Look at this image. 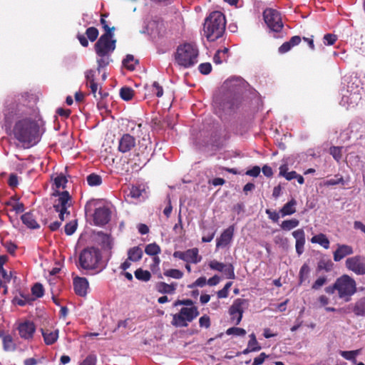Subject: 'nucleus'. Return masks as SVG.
I'll list each match as a JSON object with an SVG mask.
<instances>
[{
	"label": "nucleus",
	"instance_id": "29",
	"mask_svg": "<svg viewBox=\"0 0 365 365\" xmlns=\"http://www.w3.org/2000/svg\"><path fill=\"white\" fill-rule=\"evenodd\" d=\"M98 236L101 238V245L103 249L110 250L113 248V239L109 235L98 232Z\"/></svg>",
	"mask_w": 365,
	"mask_h": 365
},
{
	"label": "nucleus",
	"instance_id": "23",
	"mask_svg": "<svg viewBox=\"0 0 365 365\" xmlns=\"http://www.w3.org/2000/svg\"><path fill=\"white\" fill-rule=\"evenodd\" d=\"M302 38L299 36H292L289 41L283 43L279 48L278 51L280 53H285L289 51L292 47L300 43Z\"/></svg>",
	"mask_w": 365,
	"mask_h": 365
},
{
	"label": "nucleus",
	"instance_id": "39",
	"mask_svg": "<svg viewBox=\"0 0 365 365\" xmlns=\"http://www.w3.org/2000/svg\"><path fill=\"white\" fill-rule=\"evenodd\" d=\"M20 296L21 297H15L13 299L12 302L14 304L23 307L26 304H31L34 300V299L31 298L29 294L24 295L21 294Z\"/></svg>",
	"mask_w": 365,
	"mask_h": 365
},
{
	"label": "nucleus",
	"instance_id": "24",
	"mask_svg": "<svg viewBox=\"0 0 365 365\" xmlns=\"http://www.w3.org/2000/svg\"><path fill=\"white\" fill-rule=\"evenodd\" d=\"M21 220L23 224L29 229H38L40 227L39 224L31 212L23 214L21 217Z\"/></svg>",
	"mask_w": 365,
	"mask_h": 365
},
{
	"label": "nucleus",
	"instance_id": "14",
	"mask_svg": "<svg viewBox=\"0 0 365 365\" xmlns=\"http://www.w3.org/2000/svg\"><path fill=\"white\" fill-rule=\"evenodd\" d=\"M245 300L243 299H236L229 309V314L231 317V320L238 325L242 319L244 312L243 304Z\"/></svg>",
	"mask_w": 365,
	"mask_h": 365
},
{
	"label": "nucleus",
	"instance_id": "1",
	"mask_svg": "<svg viewBox=\"0 0 365 365\" xmlns=\"http://www.w3.org/2000/svg\"><path fill=\"white\" fill-rule=\"evenodd\" d=\"M13 133L16 140L29 148L40 140V128L37 121L31 118H24L15 123Z\"/></svg>",
	"mask_w": 365,
	"mask_h": 365
},
{
	"label": "nucleus",
	"instance_id": "48",
	"mask_svg": "<svg viewBox=\"0 0 365 365\" xmlns=\"http://www.w3.org/2000/svg\"><path fill=\"white\" fill-rule=\"evenodd\" d=\"M32 295L34 296V299L36 298H41L44 294V289L41 283H36L31 287Z\"/></svg>",
	"mask_w": 365,
	"mask_h": 365
},
{
	"label": "nucleus",
	"instance_id": "36",
	"mask_svg": "<svg viewBox=\"0 0 365 365\" xmlns=\"http://www.w3.org/2000/svg\"><path fill=\"white\" fill-rule=\"evenodd\" d=\"M353 312L356 316H365V297L361 298L355 303Z\"/></svg>",
	"mask_w": 365,
	"mask_h": 365
},
{
	"label": "nucleus",
	"instance_id": "54",
	"mask_svg": "<svg viewBox=\"0 0 365 365\" xmlns=\"http://www.w3.org/2000/svg\"><path fill=\"white\" fill-rule=\"evenodd\" d=\"M337 40V36L332 34H327L323 37V43L326 46H332Z\"/></svg>",
	"mask_w": 365,
	"mask_h": 365
},
{
	"label": "nucleus",
	"instance_id": "38",
	"mask_svg": "<svg viewBox=\"0 0 365 365\" xmlns=\"http://www.w3.org/2000/svg\"><path fill=\"white\" fill-rule=\"evenodd\" d=\"M2 342L4 351H11L16 349V344L10 334H8L6 336H4Z\"/></svg>",
	"mask_w": 365,
	"mask_h": 365
},
{
	"label": "nucleus",
	"instance_id": "10",
	"mask_svg": "<svg viewBox=\"0 0 365 365\" xmlns=\"http://www.w3.org/2000/svg\"><path fill=\"white\" fill-rule=\"evenodd\" d=\"M151 150V143L149 139L143 138L138 143V152L136 153L135 155L138 158L134 165L132 166L133 168H140L145 165L149 160L148 155Z\"/></svg>",
	"mask_w": 365,
	"mask_h": 365
},
{
	"label": "nucleus",
	"instance_id": "19",
	"mask_svg": "<svg viewBox=\"0 0 365 365\" xmlns=\"http://www.w3.org/2000/svg\"><path fill=\"white\" fill-rule=\"evenodd\" d=\"M73 287L76 294L84 297L87 294L88 282L85 277H76L73 279Z\"/></svg>",
	"mask_w": 365,
	"mask_h": 365
},
{
	"label": "nucleus",
	"instance_id": "30",
	"mask_svg": "<svg viewBox=\"0 0 365 365\" xmlns=\"http://www.w3.org/2000/svg\"><path fill=\"white\" fill-rule=\"evenodd\" d=\"M229 57V48H224L222 50H218L213 57V61L215 64H221L224 61H227Z\"/></svg>",
	"mask_w": 365,
	"mask_h": 365
},
{
	"label": "nucleus",
	"instance_id": "32",
	"mask_svg": "<svg viewBox=\"0 0 365 365\" xmlns=\"http://www.w3.org/2000/svg\"><path fill=\"white\" fill-rule=\"evenodd\" d=\"M312 243H316L320 245L324 249H329L330 242L326 235L320 233L313 236L311 239Z\"/></svg>",
	"mask_w": 365,
	"mask_h": 365
},
{
	"label": "nucleus",
	"instance_id": "44",
	"mask_svg": "<svg viewBox=\"0 0 365 365\" xmlns=\"http://www.w3.org/2000/svg\"><path fill=\"white\" fill-rule=\"evenodd\" d=\"M87 182L88 185L93 186H99L102 184V178L101 175L96 173H91L88 175L86 178Z\"/></svg>",
	"mask_w": 365,
	"mask_h": 365
},
{
	"label": "nucleus",
	"instance_id": "17",
	"mask_svg": "<svg viewBox=\"0 0 365 365\" xmlns=\"http://www.w3.org/2000/svg\"><path fill=\"white\" fill-rule=\"evenodd\" d=\"M135 138L128 134H123L119 140L118 150L121 153L130 151L135 146Z\"/></svg>",
	"mask_w": 365,
	"mask_h": 365
},
{
	"label": "nucleus",
	"instance_id": "15",
	"mask_svg": "<svg viewBox=\"0 0 365 365\" xmlns=\"http://www.w3.org/2000/svg\"><path fill=\"white\" fill-rule=\"evenodd\" d=\"M110 210L106 207L96 208L93 213V222L96 225H105L110 219Z\"/></svg>",
	"mask_w": 365,
	"mask_h": 365
},
{
	"label": "nucleus",
	"instance_id": "25",
	"mask_svg": "<svg viewBox=\"0 0 365 365\" xmlns=\"http://www.w3.org/2000/svg\"><path fill=\"white\" fill-rule=\"evenodd\" d=\"M179 312L185 317V319H187L188 322L193 321L200 314L197 308L195 306L182 307Z\"/></svg>",
	"mask_w": 365,
	"mask_h": 365
},
{
	"label": "nucleus",
	"instance_id": "4",
	"mask_svg": "<svg viewBox=\"0 0 365 365\" xmlns=\"http://www.w3.org/2000/svg\"><path fill=\"white\" fill-rule=\"evenodd\" d=\"M225 16L221 11L212 12L205 19L204 24V32L207 39L214 41L220 38L225 32Z\"/></svg>",
	"mask_w": 365,
	"mask_h": 365
},
{
	"label": "nucleus",
	"instance_id": "16",
	"mask_svg": "<svg viewBox=\"0 0 365 365\" xmlns=\"http://www.w3.org/2000/svg\"><path fill=\"white\" fill-rule=\"evenodd\" d=\"M20 336L26 340L31 339L36 331V326L34 322L26 321L20 323L17 327Z\"/></svg>",
	"mask_w": 365,
	"mask_h": 365
},
{
	"label": "nucleus",
	"instance_id": "18",
	"mask_svg": "<svg viewBox=\"0 0 365 365\" xmlns=\"http://www.w3.org/2000/svg\"><path fill=\"white\" fill-rule=\"evenodd\" d=\"M234 226L231 225L225 230L216 240V247H224L230 243L234 235Z\"/></svg>",
	"mask_w": 365,
	"mask_h": 365
},
{
	"label": "nucleus",
	"instance_id": "41",
	"mask_svg": "<svg viewBox=\"0 0 365 365\" xmlns=\"http://www.w3.org/2000/svg\"><path fill=\"white\" fill-rule=\"evenodd\" d=\"M361 349L353 351H341L340 355L346 360L352 361L354 364L356 363V357L360 354Z\"/></svg>",
	"mask_w": 365,
	"mask_h": 365
},
{
	"label": "nucleus",
	"instance_id": "47",
	"mask_svg": "<svg viewBox=\"0 0 365 365\" xmlns=\"http://www.w3.org/2000/svg\"><path fill=\"white\" fill-rule=\"evenodd\" d=\"M163 275L167 277L180 279L182 278L183 272L178 269H169L164 271Z\"/></svg>",
	"mask_w": 365,
	"mask_h": 365
},
{
	"label": "nucleus",
	"instance_id": "43",
	"mask_svg": "<svg viewBox=\"0 0 365 365\" xmlns=\"http://www.w3.org/2000/svg\"><path fill=\"white\" fill-rule=\"evenodd\" d=\"M138 63V60H135L131 54H128L123 61V65L128 70L133 71L135 68V65Z\"/></svg>",
	"mask_w": 365,
	"mask_h": 365
},
{
	"label": "nucleus",
	"instance_id": "3",
	"mask_svg": "<svg viewBox=\"0 0 365 365\" xmlns=\"http://www.w3.org/2000/svg\"><path fill=\"white\" fill-rule=\"evenodd\" d=\"M113 35L103 34L94 45V49L98 56L97 70L100 73L101 69L106 67L112 61L111 53L115 49L116 40L112 39Z\"/></svg>",
	"mask_w": 365,
	"mask_h": 365
},
{
	"label": "nucleus",
	"instance_id": "34",
	"mask_svg": "<svg viewBox=\"0 0 365 365\" xmlns=\"http://www.w3.org/2000/svg\"><path fill=\"white\" fill-rule=\"evenodd\" d=\"M188 321L180 312L173 315L171 324L175 327H186L188 326Z\"/></svg>",
	"mask_w": 365,
	"mask_h": 365
},
{
	"label": "nucleus",
	"instance_id": "49",
	"mask_svg": "<svg viewBox=\"0 0 365 365\" xmlns=\"http://www.w3.org/2000/svg\"><path fill=\"white\" fill-rule=\"evenodd\" d=\"M98 34V30L94 26L89 27L86 31V35L91 42L97 39Z\"/></svg>",
	"mask_w": 365,
	"mask_h": 365
},
{
	"label": "nucleus",
	"instance_id": "57",
	"mask_svg": "<svg viewBox=\"0 0 365 365\" xmlns=\"http://www.w3.org/2000/svg\"><path fill=\"white\" fill-rule=\"evenodd\" d=\"M209 267L213 270L222 272L226 265L222 262H219L217 260H212L209 263Z\"/></svg>",
	"mask_w": 365,
	"mask_h": 365
},
{
	"label": "nucleus",
	"instance_id": "60",
	"mask_svg": "<svg viewBox=\"0 0 365 365\" xmlns=\"http://www.w3.org/2000/svg\"><path fill=\"white\" fill-rule=\"evenodd\" d=\"M198 69L202 74L207 75L212 71V66L210 63H203L199 65Z\"/></svg>",
	"mask_w": 365,
	"mask_h": 365
},
{
	"label": "nucleus",
	"instance_id": "55",
	"mask_svg": "<svg viewBox=\"0 0 365 365\" xmlns=\"http://www.w3.org/2000/svg\"><path fill=\"white\" fill-rule=\"evenodd\" d=\"M67 182L68 180L66 178V177L62 175H58L54 179V185L58 189L61 187L64 188L66 187V184L67 183Z\"/></svg>",
	"mask_w": 365,
	"mask_h": 365
},
{
	"label": "nucleus",
	"instance_id": "33",
	"mask_svg": "<svg viewBox=\"0 0 365 365\" xmlns=\"http://www.w3.org/2000/svg\"><path fill=\"white\" fill-rule=\"evenodd\" d=\"M279 175L284 177L287 180H292L293 179H295L297 177V172L296 171H290L289 172L288 170V165L287 164H283L280 165L279 168Z\"/></svg>",
	"mask_w": 365,
	"mask_h": 365
},
{
	"label": "nucleus",
	"instance_id": "46",
	"mask_svg": "<svg viewBox=\"0 0 365 365\" xmlns=\"http://www.w3.org/2000/svg\"><path fill=\"white\" fill-rule=\"evenodd\" d=\"M161 250L159 245H158L156 243H151L146 245L145 248V252L148 255L150 256H157L159 253H160Z\"/></svg>",
	"mask_w": 365,
	"mask_h": 365
},
{
	"label": "nucleus",
	"instance_id": "21",
	"mask_svg": "<svg viewBox=\"0 0 365 365\" xmlns=\"http://www.w3.org/2000/svg\"><path fill=\"white\" fill-rule=\"evenodd\" d=\"M292 236L296 240L295 248L297 253L300 255L304 252L305 244V233L303 229H298L292 232Z\"/></svg>",
	"mask_w": 365,
	"mask_h": 365
},
{
	"label": "nucleus",
	"instance_id": "61",
	"mask_svg": "<svg viewBox=\"0 0 365 365\" xmlns=\"http://www.w3.org/2000/svg\"><path fill=\"white\" fill-rule=\"evenodd\" d=\"M225 272V274L227 276V278L233 279L235 277V272H234V267L232 264H229L228 265H226L224 270L222 271Z\"/></svg>",
	"mask_w": 365,
	"mask_h": 365
},
{
	"label": "nucleus",
	"instance_id": "11",
	"mask_svg": "<svg viewBox=\"0 0 365 365\" xmlns=\"http://www.w3.org/2000/svg\"><path fill=\"white\" fill-rule=\"evenodd\" d=\"M346 267L358 275L365 274V257L356 255L346 259Z\"/></svg>",
	"mask_w": 365,
	"mask_h": 365
},
{
	"label": "nucleus",
	"instance_id": "56",
	"mask_svg": "<svg viewBox=\"0 0 365 365\" xmlns=\"http://www.w3.org/2000/svg\"><path fill=\"white\" fill-rule=\"evenodd\" d=\"M77 228V223L76 222H69L65 225V233L67 235H73Z\"/></svg>",
	"mask_w": 365,
	"mask_h": 365
},
{
	"label": "nucleus",
	"instance_id": "27",
	"mask_svg": "<svg viewBox=\"0 0 365 365\" xmlns=\"http://www.w3.org/2000/svg\"><path fill=\"white\" fill-rule=\"evenodd\" d=\"M143 255L142 249L138 246H135L128 250V259L134 262H138L142 259Z\"/></svg>",
	"mask_w": 365,
	"mask_h": 365
},
{
	"label": "nucleus",
	"instance_id": "42",
	"mask_svg": "<svg viewBox=\"0 0 365 365\" xmlns=\"http://www.w3.org/2000/svg\"><path fill=\"white\" fill-rule=\"evenodd\" d=\"M134 274L137 279L143 282H148L151 278L150 272L141 268L137 269Z\"/></svg>",
	"mask_w": 365,
	"mask_h": 365
},
{
	"label": "nucleus",
	"instance_id": "45",
	"mask_svg": "<svg viewBox=\"0 0 365 365\" xmlns=\"http://www.w3.org/2000/svg\"><path fill=\"white\" fill-rule=\"evenodd\" d=\"M134 96V91L130 87H123L120 90V98L126 101H130Z\"/></svg>",
	"mask_w": 365,
	"mask_h": 365
},
{
	"label": "nucleus",
	"instance_id": "2",
	"mask_svg": "<svg viewBox=\"0 0 365 365\" xmlns=\"http://www.w3.org/2000/svg\"><path fill=\"white\" fill-rule=\"evenodd\" d=\"M243 82L244 80L240 77H231L224 82L223 88L229 91L220 104L224 112L230 113L238 108L241 102L240 93Z\"/></svg>",
	"mask_w": 365,
	"mask_h": 365
},
{
	"label": "nucleus",
	"instance_id": "52",
	"mask_svg": "<svg viewBox=\"0 0 365 365\" xmlns=\"http://www.w3.org/2000/svg\"><path fill=\"white\" fill-rule=\"evenodd\" d=\"M226 334L227 335H235L244 336L246 334V330L240 327H231L227 329Z\"/></svg>",
	"mask_w": 365,
	"mask_h": 365
},
{
	"label": "nucleus",
	"instance_id": "6",
	"mask_svg": "<svg viewBox=\"0 0 365 365\" xmlns=\"http://www.w3.org/2000/svg\"><path fill=\"white\" fill-rule=\"evenodd\" d=\"M101 259V252L98 248L88 247L80 252L77 267L79 269L93 270L98 267Z\"/></svg>",
	"mask_w": 365,
	"mask_h": 365
},
{
	"label": "nucleus",
	"instance_id": "9",
	"mask_svg": "<svg viewBox=\"0 0 365 365\" xmlns=\"http://www.w3.org/2000/svg\"><path fill=\"white\" fill-rule=\"evenodd\" d=\"M263 19L267 27L273 32L279 33L284 27L281 14L276 9L267 8L264 10Z\"/></svg>",
	"mask_w": 365,
	"mask_h": 365
},
{
	"label": "nucleus",
	"instance_id": "31",
	"mask_svg": "<svg viewBox=\"0 0 365 365\" xmlns=\"http://www.w3.org/2000/svg\"><path fill=\"white\" fill-rule=\"evenodd\" d=\"M333 266L334 263L330 259L322 258L317 263L316 272L319 273L324 270L327 272H329L331 271Z\"/></svg>",
	"mask_w": 365,
	"mask_h": 365
},
{
	"label": "nucleus",
	"instance_id": "20",
	"mask_svg": "<svg viewBox=\"0 0 365 365\" xmlns=\"http://www.w3.org/2000/svg\"><path fill=\"white\" fill-rule=\"evenodd\" d=\"M354 253L352 247L347 245H339L336 251L334 252L333 257L335 262H339L345 257Z\"/></svg>",
	"mask_w": 365,
	"mask_h": 365
},
{
	"label": "nucleus",
	"instance_id": "59",
	"mask_svg": "<svg viewBox=\"0 0 365 365\" xmlns=\"http://www.w3.org/2000/svg\"><path fill=\"white\" fill-rule=\"evenodd\" d=\"M152 91L158 98L163 95V88L157 81L153 82L152 86Z\"/></svg>",
	"mask_w": 365,
	"mask_h": 365
},
{
	"label": "nucleus",
	"instance_id": "37",
	"mask_svg": "<svg viewBox=\"0 0 365 365\" xmlns=\"http://www.w3.org/2000/svg\"><path fill=\"white\" fill-rule=\"evenodd\" d=\"M160 259L159 257L155 256L153 258V263L150 265V269L154 274H157L158 279H163V274L160 269Z\"/></svg>",
	"mask_w": 365,
	"mask_h": 365
},
{
	"label": "nucleus",
	"instance_id": "8",
	"mask_svg": "<svg viewBox=\"0 0 365 365\" xmlns=\"http://www.w3.org/2000/svg\"><path fill=\"white\" fill-rule=\"evenodd\" d=\"M58 198L54 201L53 208L56 212H59L61 221L64 220V215H69L70 212L68 208L72 205V198L68 191H56L53 194Z\"/></svg>",
	"mask_w": 365,
	"mask_h": 365
},
{
	"label": "nucleus",
	"instance_id": "5",
	"mask_svg": "<svg viewBox=\"0 0 365 365\" xmlns=\"http://www.w3.org/2000/svg\"><path fill=\"white\" fill-rule=\"evenodd\" d=\"M198 49L191 43L180 45L175 53L176 63L183 68H190L197 63Z\"/></svg>",
	"mask_w": 365,
	"mask_h": 365
},
{
	"label": "nucleus",
	"instance_id": "63",
	"mask_svg": "<svg viewBox=\"0 0 365 365\" xmlns=\"http://www.w3.org/2000/svg\"><path fill=\"white\" fill-rule=\"evenodd\" d=\"M199 324L201 327L209 328L210 327V317L206 314L202 316L199 319Z\"/></svg>",
	"mask_w": 365,
	"mask_h": 365
},
{
	"label": "nucleus",
	"instance_id": "51",
	"mask_svg": "<svg viewBox=\"0 0 365 365\" xmlns=\"http://www.w3.org/2000/svg\"><path fill=\"white\" fill-rule=\"evenodd\" d=\"M342 147L332 146L330 148V154L337 162H339L342 158Z\"/></svg>",
	"mask_w": 365,
	"mask_h": 365
},
{
	"label": "nucleus",
	"instance_id": "7",
	"mask_svg": "<svg viewBox=\"0 0 365 365\" xmlns=\"http://www.w3.org/2000/svg\"><path fill=\"white\" fill-rule=\"evenodd\" d=\"M339 297L349 302L351 297L356 292L355 280L347 274H344L336 280Z\"/></svg>",
	"mask_w": 365,
	"mask_h": 365
},
{
	"label": "nucleus",
	"instance_id": "64",
	"mask_svg": "<svg viewBox=\"0 0 365 365\" xmlns=\"http://www.w3.org/2000/svg\"><path fill=\"white\" fill-rule=\"evenodd\" d=\"M4 246L6 249L7 252L11 255H14L17 249V246L11 241H6L4 244Z\"/></svg>",
	"mask_w": 365,
	"mask_h": 365
},
{
	"label": "nucleus",
	"instance_id": "62",
	"mask_svg": "<svg viewBox=\"0 0 365 365\" xmlns=\"http://www.w3.org/2000/svg\"><path fill=\"white\" fill-rule=\"evenodd\" d=\"M6 205L12 206L13 210L16 213L23 212L24 211V205L22 202H17L11 204L10 202H9L6 203Z\"/></svg>",
	"mask_w": 365,
	"mask_h": 365
},
{
	"label": "nucleus",
	"instance_id": "13",
	"mask_svg": "<svg viewBox=\"0 0 365 365\" xmlns=\"http://www.w3.org/2000/svg\"><path fill=\"white\" fill-rule=\"evenodd\" d=\"M175 258L182 259L187 263L197 264L202 259V257L199 255L197 248L188 249L185 252L175 251L173 253Z\"/></svg>",
	"mask_w": 365,
	"mask_h": 365
},
{
	"label": "nucleus",
	"instance_id": "50",
	"mask_svg": "<svg viewBox=\"0 0 365 365\" xmlns=\"http://www.w3.org/2000/svg\"><path fill=\"white\" fill-rule=\"evenodd\" d=\"M327 282V278L325 276H321L319 278H317L315 282L312 285V289L313 290H319L321 289L322 287H323L324 284H326Z\"/></svg>",
	"mask_w": 365,
	"mask_h": 365
},
{
	"label": "nucleus",
	"instance_id": "22",
	"mask_svg": "<svg viewBox=\"0 0 365 365\" xmlns=\"http://www.w3.org/2000/svg\"><path fill=\"white\" fill-rule=\"evenodd\" d=\"M178 283L174 282L170 284L164 282H158L155 284V288L159 293L173 294L175 292Z\"/></svg>",
	"mask_w": 365,
	"mask_h": 365
},
{
	"label": "nucleus",
	"instance_id": "26",
	"mask_svg": "<svg viewBox=\"0 0 365 365\" xmlns=\"http://www.w3.org/2000/svg\"><path fill=\"white\" fill-rule=\"evenodd\" d=\"M41 333L46 344L51 345L54 344L58 337V330L56 329L53 331H50L48 329H41Z\"/></svg>",
	"mask_w": 365,
	"mask_h": 365
},
{
	"label": "nucleus",
	"instance_id": "58",
	"mask_svg": "<svg viewBox=\"0 0 365 365\" xmlns=\"http://www.w3.org/2000/svg\"><path fill=\"white\" fill-rule=\"evenodd\" d=\"M96 361H97V357L95 354H89L81 363L80 365H96Z\"/></svg>",
	"mask_w": 365,
	"mask_h": 365
},
{
	"label": "nucleus",
	"instance_id": "40",
	"mask_svg": "<svg viewBox=\"0 0 365 365\" xmlns=\"http://www.w3.org/2000/svg\"><path fill=\"white\" fill-rule=\"evenodd\" d=\"M299 224V221L297 219L293 218L291 220H284L281 225L280 227L282 230L284 231H289L295 227H297Z\"/></svg>",
	"mask_w": 365,
	"mask_h": 365
},
{
	"label": "nucleus",
	"instance_id": "53",
	"mask_svg": "<svg viewBox=\"0 0 365 365\" xmlns=\"http://www.w3.org/2000/svg\"><path fill=\"white\" fill-rule=\"evenodd\" d=\"M106 16V14H102L100 20L102 27L105 30L104 34L113 35V31L115 30V27L110 28L108 26L107 21L105 19V17Z\"/></svg>",
	"mask_w": 365,
	"mask_h": 365
},
{
	"label": "nucleus",
	"instance_id": "28",
	"mask_svg": "<svg viewBox=\"0 0 365 365\" xmlns=\"http://www.w3.org/2000/svg\"><path fill=\"white\" fill-rule=\"evenodd\" d=\"M296 205H297V201L294 199H292L289 202H287L286 204L284 205V206L280 210V213L282 217L287 216V215H291L296 212Z\"/></svg>",
	"mask_w": 365,
	"mask_h": 365
},
{
	"label": "nucleus",
	"instance_id": "12",
	"mask_svg": "<svg viewBox=\"0 0 365 365\" xmlns=\"http://www.w3.org/2000/svg\"><path fill=\"white\" fill-rule=\"evenodd\" d=\"M24 108V105L14 102L9 104L4 110L5 126L10 128L14 119L22 115Z\"/></svg>",
	"mask_w": 365,
	"mask_h": 365
},
{
	"label": "nucleus",
	"instance_id": "35",
	"mask_svg": "<svg viewBox=\"0 0 365 365\" xmlns=\"http://www.w3.org/2000/svg\"><path fill=\"white\" fill-rule=\"evenodd\" d=\"M310 273V267L308 264L304 263L300 268L299 272V284H303L309 277Z\"/></svg>",
	"mask_w": 365,
	"mask_h": 365
}]
</instances>
